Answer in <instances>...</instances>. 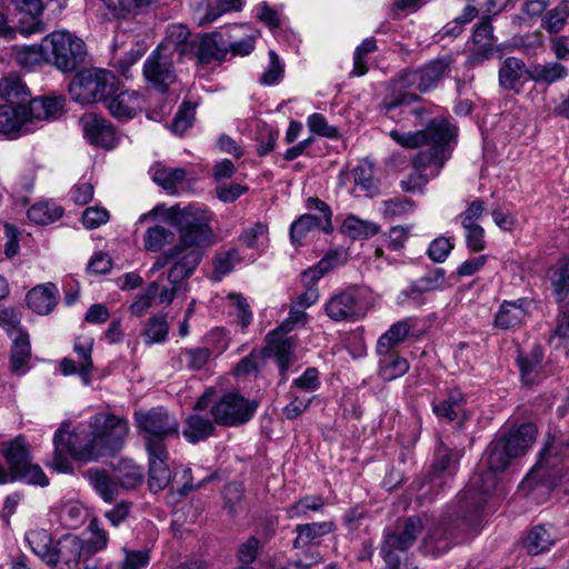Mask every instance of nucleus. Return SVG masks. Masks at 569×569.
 <instances>
[{
	"label": "nucleus",
	"mask_w": 569,
	"mask_h": 569,
	"mask_svg": "<svg viewBox=\"0 0 569 569\" xmlns=\"http://www.w3.org/2000/svg\"><path fill=\"white\" fill-rule=\"evenodd\" d=\"M499 438L488 446L483 463L487 472L475 475L467 489L462 492V508L466 512L461 519L451 523L441 520L428 528L423 538L422 548L425 552L432 556H440L447 552L453 543L465 541L469 533H475L481 522L480 510L483 507L488 493L497 485V475L506 470L510 461L515 459Z\"/></svg>",
	"instance_id": "1"
},
{
	"label": "nucleus",
	"mask_w": 569,
	"mask_h": 569,
	"mask_svg": "<svg viewBox=\"0 0 569 569\" xmlns=\"http://www.w3.org/2000/svg\"><path fill=\"white\" fill-rule=\"evenodd\" d=\"M163 216L179 233L178 242L170 249L160 253L149 271L147 277L151 278L154 273L163 269L169 263L171 266L167 279L171 286H179L184 279L189 278L200 262L199 248L212 242L213 231L210 227L211 213L199 206H172L167 208L164 204H158L150 211L139 218V222Z\"/></svg>",
	"instance_id": "2"
},
{
	"label": "nucleus",
	"mask_w": 569,
	"mask_h": 569,
	"mask_svg": "<svg viewBox=\"0 0 569 569\" xmlns=\"http://www.w3.org/2000/svg\"><path fill=\"white\" fill-rule=\"evenodd\" d=\"M53 445L50 467L60 473L72 471V460L91 461L101 457L91 428V418L72 431L70 423H62L54 432Z\"/></svg>",
	"instance_id": "3"
},
{
	"label": "nucleus",
	"mask_w": 569,
	"mask_h": 569,
	"mask_svg": "<svg viewBox=\"0 0 569 569\" xmlns=\"http://www.w3.org/2000/svg\"><path fill=\"white\" fill-rule=\"evenodd\" d=\"M456 136V128L446 119H433L425 130L416 132H400L391 130L389 137L399 146L415 149L428 146V151H421L416 158L417 167L427 166L432 162L441 168L449 158V142Z\"/></svg>",
	"instance_id": "4"
},
{
	"label": "nucleus",
	"mask_w": 569,
	"mask_h": 569,
	"mask_svg": "<svg viewBox=\"0 0 569 569\" xmlns=\"http://www.w3.org/2000/svg\"><path fill=\"white\" fill-rule=\"evenodd\" d=\"M62 109L58 98H38L28 104L7 103L0 107V133L17 136L33 131L38 123L54 119Z\"/></svg>",
	"instance_id": "5"
},
{
	"label": "nucleus",
	"mask_w": 569,
	"mask_h": 569,
	"mask_svg": "<svg viewBox=\"0 0 569 569\" xmlns=\"http://www.w3.org/2000/svg\"><path fill=\"white\" fill-rule=\"evenodd\" d=\"M450 63V57H442L431 61L419 70L403 72L395 80V88L400 92V96L385 101L387 112H391L399 106L413 102L417 99V94L413 90L426 92L435 88L438 81L446 74Z\"/></svg>",
	"instance_id": "6"
},
{
	"label": "nucleus",
	"mask_w": 569,
	"mask_h": 569,
	"mask_svg": "<svg viewBox=\"0 0 569 569\" xmlns=\"http://www.w3.org/2000/svg\"><path fill=\"white\" fill-rule=\"evenodd\" d=\"M118 89L119 81L114 73L97 68L78 72L69 84L71 98L81 104L107 101Z\"/></svg>",
	"instance_id": "7"
},
{
	"label": "nucleus",
	"mask_w": 569,
	"mask_h": 569,
	"mask_svg": "<svg viewBox=\"0 0 569 569\" xmlns=\"http://www.w3.org/2000/svg\"><path fill=\"white\" fill-rule=\"evenodd\" d=\"M2 455L16 481L46 487L49 479L41 467L31 461L30 447L24 437L18 436L3 443Z\"/></svg>",
	"instance_id": "8"
},
{
	"label": "nucleus",
	"mask_w": 569,
	"mask_h": 569,
	"mask_svg": "<svg viewBox=\"0 0 569 569\" xmlns=\"http://www.w3.org/2000/svg\"><path fill=\"white\" fill-rule=\"evenodd\" d=\"M134 417L139 435L144 440L146 450L167 448L166 440L178 435V421L163 408L139 411Z\"/></svg>",
	"instance_id": "9"
},
{
	"label": "nucleus",
	"mask_w": 569,
	"mask_h": 569,
	"mask_svg": "<svg viewBox=\"0 0 569 569\" xmlns=\"http://www.w3.org/2000/svg\"><path fill=\"white\" fill-rule=\"evenodd\" d=\"M43 43L56 67L63 72L74 70L83 61L84 42L69 31H53L43 38Z\"/></svg>",
	"instance_id": "10"
},
{
	"label": "nucleus",
	"mask_w": 569,
	"mask_h": 569,
	"mask_svg": "<svg viewBox=\"0 0 569 569\" xmlns=\"http://www.w3.org/2000/svg\"><path fill=\"white\" fill-rule=\"evenodd\" d=\"M91 428L101 457L119 451L129 432L127 420L104 412L91 417Z\"/></svg>",
	"instance_id": "11"
},
{
	"label": "nucleus",
	"mask_w": 569,
	"mask_h": 569,
	"mask_svg": "<svg viewBox=\"0 0 569 569\" xmlns=\"http://www.w3.org/2000/svg\"><path fill=\"white\" fill-rule=\"evenodd\" d=\"M257 408V401L248 400L236 392H229L211 407V415L216 423L234 427L248 422Z\"/></svg>",
	"instance_id": "12"
},
{
	"label": "nucleus",
	"mask_w": 569,
	"mask_h": 569,
	"mask_svg": "<svg viewBox=\"0 0 569 569\" xmlns=\"http://www.w3.org/2000/svg\"><path fill=\"white\" fill-rule=\"evenodd\" d=\"M423 525L419 517L408 518L397 532H388L381 546V555L387 563V569H398L396 551H405L417 539Z\"/></svg>",
	"instance_id": "13"
},
{
	"label": "nucleus",
	"mask_w": 569,
	"mask_h": 569,
	"mask_svg": "<svg viewBox=\"0 0 569 569\" xmlns=\"http://www.w3.org/2000/svg\"><path fill=\"white\" fill-rule=\"evenodd\" d=\"M263 355L266 358H273L278 365L282 381L288 379V370L296 360L297 339L293 336L281 332L277 329L266 336Z\"/></svg>",
	"instance_id": "14"
},
{
	"label": "nucleus",
	"mask_w": 569,
	"mask_h": 569,
	"mask_svg": "<svg viewBox=\"0 0 569 569\" xmlns=\"http://www.w3.org/2000/svg\"><path fill=\"white\" fill-rule=\"evenodd\" d=\"M555 440L548 442L540 451L537 463L531 468L526 478L521 482V490L530 492L536 485L541 483L543 487L556 486V476L559 473L557 465L559 459L556 457Z\"/></svg>",
	"instance_id": "15"
},
{
	"label": "nucleus",
	"mask_w": 569,
	"mask_h": 569,
	"mask_svg": "<svg viewBox=\"0 0 569 569\" xmlns=\"http://www.w3.org/2000/svg\"><path fill=\"white\" fill-rule=\"evenodd\" d=\"M90 553H87L84 540L76 535L62 536L53 546L52 561L50 567L58 569H77L79 562L86 561Z\"/></svg>",
	"instance_id": "16"
},
{
	"label": "nucleus",
	"mask_w": 569,
	"mask_h": 569,
	"mask_svg": "<svg viewBox=\"0 0 569 569\" xmlns=\"http://www.w3.org/2000/svg\"><path fill=\"white\" fill-rule=\"evenodd\" d=\"M162 48L154 49L143 64L146 80L160 91H164L176 81L173 58L163 53Z\"/></svg>",
	"instance_id": "17"
},
{
	"label": "nucleus",
	"mask_w": 569,
	"mask_h": 569,
	"mask_svg": "<svg viewBox=\"0 0 569 569\" xmlns=\"http://www.w3.org/2000/svg\"><path fill=\"white\" fill-rule=\"evenodd\" d=\"M535 307L536 302L529 298L503 300L495 315L493 326L501 330L519 328L526 322Z\"/></svg>",
	"instance_id": "18"
},
{
	"label": "nucleus",
	"mask_w": 569,
	"mask_h": 569,
	"mask_svg": "<svg viewBox=\"0 0 569 569\" xmlns=\"http://www.w3.org/2000/svg\"><path fill=\"white\" fill-rule=\"evenodd\" d=\"M84 139L93 146L111 149L116 146L117 137L113 127L103 118L87 113L80 118Z\"/></svg>",
	"instance_id": "19"
},
{
	"label": "nucleus",
	"mask_w": 569,
	"mask_h": 569,
	"mask_svg": "<svg viewBox=\"0 0 569 569\" xmlns=\"http://www.w3.org/2000/svg\"><path fill=\"white\" fill-rule=\"evenodd\" d=\"M326 315L333 321H356L362 317V309L353 291H340L323 306Z\"/></svg>",
	"instance_id": "20"
},
{
	"label": "nucleus",
	"mask_w": 569,
	"mask_h": 569,
	"mask_svg": "<svg viewBox=\"0 0 569 569\" xmlns=\"http://www.w3.org/2000/svg\"><path fill=\"white\" fill-rule=\"evenodd\" d=\"M453 471L455 466L450 450L441 443L436 452V462L432 471L430 472L428 480L419 488L421 491L419 497L426 498L430 491L443 487L452 477Z\"/></svg>",
	"instance_id": "21"
},
{
	"label": "nucleus",
	"mask_w": 569,
	"mask_h": 569,
	"mask_svg": "<svg viewBox=\"0 0 569 569\" xmlns=\"http://www.w3.org/2000/svg\"><path fill=\"white\" fill-rule=\"evenodd\" d=\"M190 36L191 33L187 26L172 23L168 26L164 40L157 48H162L161 51L170 54L172 58L174 54H177L179 59L191 57L193 43L190 41Z\"/></svg>",
	"instance_id": "22"
},
{
	"label": "nucleus",
	"mask_w": 569,
	"mask_h": 569,
	"mask_svg": "<svg viewBox=\"0 0 569 569\" xmlns=\"http://www.w3.org/2000/svg\"><path fill=\"white\" fill-rule=\"evenodd\" d=\"M51 521L67 529L79 528L87 519L88 512L83 503L76 499L58 501L50 511Z\"/></svg>",
	"instance_id": "23"
},
{
	"label": "nucleus",
	"mask_w": 569,
	"mask_h": 569,
	"mask_svg": "<svg viewBox=\"0 0 569 569\" xmlns=\"http://www.w3.org/2000/svg\"><path fill=\"white\" fill-rule=\"evenodd\" d=\"M530 80V68L522 59L506 58L498 71L499 86L506 90L519 91L526 80Z\"/></svg>",
	"instance_id": "24"
},
{
	"label": "nucleus",
	"mask_w": 569,
	"mask_h": 569,
	"mask_svg": "<svg viewBox=\"0 0 569 569\" xmlns=\"http://www.w3.org/2000/svg\"><path fill=\"white\" fill-rule=\"evenodd\" d=\"M147 452L149 459V488L154 492L163 490L171 480V471L167 463L169 452L167 448L147 450Z\"/></svg>",
	"instance_id": "25"
},
{
	"label": "nucleus",
	"mask_w": 569,
	"mask_h": 569,
	"mask_svg": "<svg viewBox=\"0 0 569 569\" xmlns=\"http://www.w3.org/2000/svg\"><path fill=\"white\" fill-rule=\"evenodd\" d=\"M543 352L540 346L535 345L528 351H520L517 358L520 378L526 385L539 382L543 377Z\"/></svg>",
	"instance_id": "26"
},
{
	"label": "nucleus",
	"mask_w": 569,
	"mask_h": 569,
	"mask_svg": "<svg viewBox=\"0 0 569 569\" xmlns=\"http://www.w3.org/2000/svg\"><path fill=\"white\" fill-rule=\"evenodd\" d=\"M432 410L438 418L455 420L466 418V398L459 389L448 390L435 399Z\"/></svg>",
	"instance_id": "27"
},
{
	"label": "nucleus",
	"mask_w": 569,
	"mask_h": 569,
	"mask_svg": "<svg viewBox=\"0 0 569 569\" xmlns=\"http://www.w3.org/2000/svg\"><path fill=\"white\" fill-rule=\"evenodd\" d=\"M17 9L27 19H20L18 31L28 37L34 33H40L46 30V24L41 21L40 16L43 11V4L41 0H13Z\"/></svg>",
	"instance_id": "28"
},
{
	"label": "nucleus",
	"mask_w": 569,
	"mask_h": 569,
	"mask_svg": "<svg viewBox=\"0 0 569 569\" xmlns=\"http://www.w3.org/2000/svg\"><path fill=\"white\" fill-rule=\"evenodd\" d=\"M537 436V428L533 423L527 422L520 425L518 428L511 430L508 435L499 439L507 443L509 455L515 459L528 452L535 443Z\"/></svg>",
	"instance_id": "29"
},
{
	"label": "nucleus",
	"mask_w": 569,
	"mask_h": 569,
	"mask_svg": "<svg viewBox=\"0 0 569 569\" xmlns=\"http://www.w3.org/2000/svg\"><path fill=\"white\" fill-rule=\"evenodd\" d=\"M241 8V0H207L198 6L196 19L198 26L204 27L214 22L222 14L230 11H239Z\"/></svg>",
	"instance_id": "30"
},
{
	"label": "nucleus",
	"mask_w": 569,
	"mask_h": 569,
	"mask_svg": "<svg viewBox=\"0 0 569 569\" xmlns=\"http://www.w3.org/2000/svg\"><path fill=\"white\" fill-rule=\"evenodd\" d=\"M228 53V47L218 32L203 36L196 53L198 63L210 64L221 62Z\"/></svg>",
	"instance_id": "31"
},
{
	"label": "nucleus",
	"mask_w": 569,
	"mask_h": 569,
	"mask_svg": "<svg viewBox=\"0 0 569 569\" xmlns=\"http://www.w3.org/2000/svg\"><path fill=\"white\" fill-rule=\"evenodd\" d=\"M58 296V288L48 282L34 287L28 292L27 305L38 315H48L53 310Z\"/></svg>",
	"instance_id": "32"
},
{
	"label": "nucleus",
	"mask_w": 569,
	"mask_h": 569,
	"mask_svg": "<svg viewBox=\"0 0 569 569\" xmlns=\"http://www.w3.org/2000/svg\"><path fill=\"white\" fill-rule=\"evenodd\" d=\"M94 492L107 503L113 502L119 496V485L106 470L90 468L84 472Z\"/></svg>",
	"instance_id": "33"
},
{
	"label": "nucleus",
	"mask_w": 569,
	"mask_h": 569,
	"mask_svg": "<svg viewBox=\"0 0 569 569\" xmlns=\"http://www.w3.org/2000/svg\"><path fill=\"white\" fill-rule=\"evenodd\" d=\"M110 113L119 120L133 118L141 108L140 96L136 91H121L109 103Z\"/></svg>",
	"instance_id": "34"
},
{
	"label": "nucleus",
	"mask_w": 569,
	"mask_h": 569,
	"mask_svg": "<svg viewBox=\"0 0 569 569\" xmlns=\"http://www.w3.org/2000/svg\"><path fill=\"white\" fill-rule=\"evenodd\" d=\"M569 76V69L558 61H545L530 67V80L536 83L551 86L565 80Z\"/></svg>",
	"instance_id": "35"
},
{
	"label": "nucleus",
	"mask_w": 569,
	"mask_h": 569,
	"mask_svg": "<svg viewBox=\"0 0 569 569\" xmlns=\"http://www.w3.org/2000/svg\"><path fill=\"white\" fill-rule=\"evenodd\" d=\"M335 525L330 521L311 522L298 525L295 529L297 537L293 541L296 549L313 546L319 542L320 538L332 532Z\"/></svg>",
	"instance_id": "36"
},
{
	"label": "nucleus",
	"mask_w": 569,
	"mask_h": 569,
	"mask_svg": "<svg viewBox=\"0 0 569 569\" xmlns=\"http://www.w3.org/2000/svg\"><path fill=\"white\" fill-rule=\"evenodd\" d=\"M353 192L360 197H373L378 192V183L375 179L373 167L363 160L352 170Z\"/></svg>",
	"instance_id": "37"
},
{
	"label": "nucleus",
	"mask_w": 569,
	"mask_h": 569,
	"mask_svg": "<svg viewBox=\"0 0 569 569\" xmlns=\"http://www.w3.org/2000/svg\"><path fill=\"white\" fill-rule=\"evenodd\" d=\"M176 233L168 227L156 223L147 228L143 233V248L147 252L159 253L163 249L172 244Z\"/></svg>",
	"instance_id": "38"
},
{
	"label": "nucleus",
	"mask_w": 569,
	"mask_h": 569,
	"mask_svg": "<svg viewBox=\"0 0 569 569\" xmlns=\"http://www.w3.org/2000/svg\"><path fill=\"white\" fill-rule=\"evenodd\" d=\"M24 540L30 550L47 565L52 561L53 540L46 529H31L26 532Z\"/></svg>",
	"instance_id": "39"
},
{
	"label": "nucleus",
	"mask_w": 569,
	"mask_h": 569,
	"mask_svg": "<svg viewBox=\"0 0 569 569\" xmlns=\"http://www.w3.org/2000/svg\"><path fill=\"white\" fill-rule=\"evenodd\" d=\"M0 97L8 103L28 104L30 92L21 78L9 74L0 80Z\"/></svg>",
	"instance_id": "40"
},
{
	"label": "nucleus",
	"mask_w": 569,
	"mask_h": 569,
	"mask_svg": "<svg viewBox=\"0 0 569 569\" xmlns=\"http://www.w3.org/2000/svg\"><path fill=\"white\" fill-rule=\"evenodd\" d=\"M114 472L119 488L124 490L137 488L144 478L142 468L129 459H121L114 467Z\"/></svg>",
	"instance_id": "41"
},
{
	"label": "nucleus",
	"mask_w": 569,
	"mask_h": 569,
	"mask_svg": "<svg viewBox=\"0 0 569 569\" xmlns=\"http://www.w3.org/2000/svg\"><path fill=\"white\" fill-rule=\"evenodd\" d=\"M410 323L408 320H401L393 323L377 341L376 352L388 353L393 351L396 347L402 343L410 331Z\"/></svg>",
	"instance_id": "42"
},
{
	"label": "nucleus",
	"mask_w": 569,
	"mask_h": 569,
	"mask_svg": "<svg viewBox=\"0 0 569 569\" xmlns=\"http://www.w3.org/2000/svg\"><path fill=\"white\" fill-rule=\"evenodd\" d=\"M379 376L386 381L395 380L403 376L409 370L408 361L393 351L388 353H378Z\"/></svg>",
	"instance_id": "43"
},
{
	"label": "nucleus",
	"mask_w": 569,
	"mask_h": 569,
	"mask_svg": "<svg viewBox=\"0 0 569 569\" xmlns=\"http://www.w3.org/2000/svg\"><path fill=\"white\" fill-rule=\"evenodd\" d=\"M13 346L11 350V371L21 376L27 372L26 366L30 358L29 336L24 331H19L13 336Z\"/></svg>",
	"instance_id": "44"
},
{
	"label": "nucleus",
	"mask_w": 569,
	"mask_h": 569,
	"mask_svg": "<svg viewBox=\"0 0 569 569\" xmlns=\"http://www.w3.org/2000/svg\"><path fill=\"white\" fill-rule=\"evenodd\" d=\"M214 430L213 423L200 415H191L186 420L183 437L191 443L210 437Z\"/></svg>",
	"instance_id": "45"
},
{
	"label": "nucleus",
	"mask_w": 569,
	"mask_h": 569,
	"mask_svg": "<svg viewBox=\"0 0 569 569\" xmlns=\"http://www.w3.org/2000/svg\"><path fill=\"white\" fill-rule=\"evenodd\" d=\"M380 230V227L368 220H362L356 216H349L345 219L341 231L352 239H366L373 237Z\"/></svg>",
	"instance_id": "46"
},
{
	"label": "nucleus",
	"mask_w": 569,
	"mask_h": 569,
	"mask_svg": "<svg viewBox=\"0 0 569 569\" xmlns=\"http://www.w3.org/2000/svg\"><path fill=\"white\" fill-rule=\"evenodd\" d=\"M63 213L61 207L51 201H41L28 209V219L37 224H49L58 220Z\"/></svg>",
	"instance_id": "47"
},
{
	"label": "nucleus",
	"mask_w": 569,
	"mask_h": 569,
	"mask_svg": "<svg viewBox=\"0 0 569 569\" xmlns=\"http://www.w3.org/2000/svg\"><path fill=\"white\" fill-rule=\"evenodd\" d=\"M92 347L93 342L90 339H77L73 346V351L78 356L79 376L86 386L90 383V377L93 369L91 358Z\"/></svg>",
	"instance_id": "48"
},
{
	"label": "nucleus",
	"mask_w": 569,
	"mask_h": 569,
	"mask_svg": "<svg viewBox=\"0 0 569 569\" xmlns=\"http://www.w3.org/2000/svg\"><path fill=\"white\" fill-rule=\"evenodd\" d=\"M153 181L169 193H174L176 188L186 178V171L181 168L156 167L152 173Z\"/></svg>",
	"instance_id": "49"
},
{
	"label": "nucleus",
	"mask_w": 569,
	"mask_h": 569,
	"mask_svg": "<svg viewBox=\"0 0 569 569\" xmlns=\"http://www.w3.org/2000/svg\"><path fill=\"white\" fill-rule=\"evenodd\" d=\"M555 542V537L543 526L532 528L526 539V548L531 555L548 551Z\"/></svg>",
	"instance_id": "50"
},
{
	"label": "nucleus",
	"mask_w": 569,
	"mask_h": 569,
	"mask_svg": "<svg viewBox=\"0 0 569 569\" xmlns=\"http://www.w3.org/2000/svg\"><path fill=\"white\" fill-rule=\"evenodd\" d=\"M159 291L158 281H151L147 288L139 292L132 303L130 305L131 315L134 317H142L152 307V302Z\"/></svg>",
	"instance_id": "51"
},
{
	"label": "nucleus",
	"mask_w": 569,
	"mask_h": 569,
	"mask_svg": "<svg viewBox=\"0 0 569 569\" xmlns=\"http://www.w3.org/2000/svg\"><path fill=\"white\" fill-rule=\"evenodd\" d=\"M550 280L559 300H562L569 291V259L562 258L558 266L551 270Z\"/></svg>",
	"instance_id": "52"
},
{
	"label": "nucleus",
	"mask_w": 569,
	"mask_h": 569,
	"mask_svg": "<svg viewBox=\"0 0 569 569\" xmlns=\"http://www.w3.org/2000/svg\"><path fill=\"white\" fill-rule=\"evenodd\" d=\"M49 50L46 48L43 40L40 44L26 46L17 52V61L20 66L32 68L40 64L48 57Z\"/></svg>",
	"instance_id": "53"
},
{
	"label": "nucleus",
	"mask_w": 569,
	"mask_h": 569,
	"mask_svg": "<svg viewBox=\"0 0 569 569\" xmlns=\"http://www.w3.org/2000/svg\"><path fill=\"white\" fill-rule=\"evenodd\" d=\"M88 531L90 532L91 537L90 539L84 540L87 553L92 556L99 551L104 550L108 546L109 537L98 519L93 518L90 520Z\"/></svg>",
	"instance_id": "54"
},
{
	"label": "nucleus",
	"mask_w": 569,
	"mask_h": 569,
	"mask_svg": "<svg viewBox=\"0 0 569 569\" xmlns=\"http://www.w3.org/2000/svg\"><path fill=\"white\" fill-rule=\"evenodd\" d=\"M169 332V325L164 316H156L148 320L143 336L146 343H161L166 340Z\"/></svg>",
	"instance_id": "55"
},
{
	"label": "nucleus",
	"mask_w": 569,
	"mask_h": 569,
	"mask_svg": "<svg viewBox=\"0 0 569 569\" xmlns=\"http://www.w3.org/2000/svg\"><path fill=\"white\" fill-rule=\"evenodd\" d=\"M429 167H435V169L431 171V173H432V176H437L440 168H438L435 162L427 164V166H419V167H417L416 163L413 162V171L408 176L407 179L401 181L402 190H405L407 192L421 191L422 188L429 181V177L426 173H422L421 169H426Z\"/></svg>",
	"instance_id": "56"
},
{
	"label": "nucleus",
	"mask_w": 569,
	"mask_h": 569,
	"mask_svg": "<svg viewBox=\"0 0 569 569\" xmlns=\"http://www.w3.org/2000/svg\"><path fill=\"white\" fill-rule=\"evenodd\" d=\"M569 17V0H562L556 8L548 11L543 19V28L549 32H559Z\"/></svg>",
	"instance_id": "57"
},
{
	"label": "nucleus",
	"mask_w": 569,
	"mask_h": 569,
	"mask_svg": "<svg viewBox=\"0 0 569 569\" xmlns=\"http://www.w3.org/2000/svg\"><path fill=\"white\" fill-rule=\"evenodd\" d=\"M323 499L319 496H306L287 509L288 517L307 518L310 511H318L323 507Z\"/></svg>",
	"instance_id": "58"
},
{
	"label": "nucleus",
	"mask_w": 569,
	"mask_h": 569,
	"mask_svg": "<svg viewBox=\"0 0 569 569\" xmlns=\"http://www.w3.org/2000/svg\"><path fill=\"white\" fill-rule=\"evenodd\" d=\"M322 220L313 214L301 216L292 222L290 228V237L292 242L300 243L301 239L313 229H321Z\"/></svg>",
	"instance_id": "59"
},
{
	"label": "nucleus",
	"mask_w": 569,
	"mask_h": 569,
	"mask_svg": "<svg viewBox=\"0 0 569 569\" xmlns=\"http://www.w3.org/2000/svg\"><path fill=\"white\" fill-rule=\"evenodd\" d=\"M415 203L408 198H395L381 203V213L387 219H393L412 212Z\"/></svg>",
	"instance_id": "60"
},
{
	"label": "nucleus",
	"mask_w": 569,
	"mask_h": 569,
	"mask_svg": "<svg viewBox=\"0 0 569 569\" xmlns=\"http://www.w3.org/2000/svg\"><path fill=\"white\" fill-rule=\"evenodd\" d=\"M194 113L196 106L192 102H183L173 119L172 131L176 134H183L192 126Z\"/></svg>",
	"instance_id": "61"
},
{
	"label": "nucleus",
	"mask_w": 569,
	"mask_h": 569,
	"mask_svg": "<svg viewBox=\"0 0 569 569\" xmlns=\"http://www.w3.org/2000/svg\"><path fill=\"white\" fill-rule=\"evenodd\" d=\"M123 560L118 565V569H143L150 562L148 550H131L123 548Z\"/></svg>",
	"instance_id": "62"
},
{
	"label": "nucleus",
	"mask_w": 569,
	"mask_h": 569,
	"mask_svg": "<svg viewBox=\"0 0 569 569\" xmlns=\"http://www.w3.org/2000/svg\"><path fill=\"white\" fill-rule=\"evenodd\" d=\"M445 271L438 268L421 277L412 288V291L426 292L439 290L445 286Z\"/></svg>",
	"instance_id": "63"
},
{
	"label": "nucleus",
	"mask_w": 569,
	"mask_h": 569,
	"mask_svg": "<svg viewBox=\"0 0 569 569\" xmlns=\"http://www.w3.org/2000/svg\"><path fill=\"white\" fill-rule=\"evenodd\" d=\"M253 12L254 18L271 30L279 28L281 24L280 12L271 8L267 1L259 2Z\"/></svg>",
	"instance_id": "64"
}]
</instances>
